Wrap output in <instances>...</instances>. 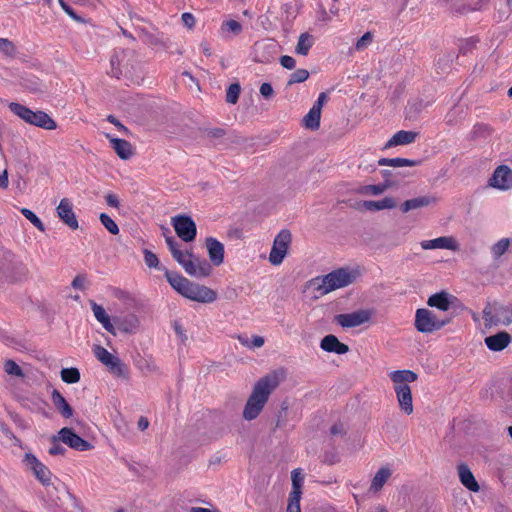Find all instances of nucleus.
<instances>
[{"label": "nucleus", "mask_w": 512, "mask_h": 512, "mask_svg": "<svg viewBox=\"0 0 512 512\" xmlns=\"http://www.w3.org/2000/svg\"><path fill=\"white\" fill-rule=\"evenodd\" d=\"M172 225L179 238L185 242L195 239L197 229L193 219L186 215H178L172 218Z\"/></svg>", "instance_id": "obj_10"}, {"label": "nucleus", "mask_w": 512, "mask_h": 512, "mask_svg": "<svg viewBox=\"0 0 512 512\" xmlns=\"http://www.w3.org/2000/svg\"><path fill=\"white\" fill-rule=\"evenodd\" d=\"M274 93V90H273V87L271 86V84L269 83H263L261 86H260V94L264 97V98H270Z\"/></svg>", "instance_id": "obj_57"}, {"label": "nucleus", "mask_w": 512, "mask_h": 512, "mask_svg": "<svg viewBox=\"0 0 512 512\" xmlns=\"http://www.w3.org/2000/svg\"><path fill=\"white\" fill-rule=\"evenodd\" d=\"M101 224L107 229L112 235L119 234V227L116 222L106 213H101L99 216Z\"/></svg>", "instance_id": "obj_42"}, {"label": "nucleus", "mask_w": 512, "mask_h": 512, "mask_svg": "<svg viewBox=\"0 0 512 512\" xmlns=\"http://www.w3.org/2000/svg\"><path fill=\"white\" fill-rule=\"evenodd\" d=\"M137 426L141 431L146 430L149 426L148 419L146 417H140L138 420Z\"/></svg>", "instance_id": "obj_63"}, {"label": "nucleus", "mask_w": 512, "mask_h": 512, "mask_svg": "<svg viewBox=\"0 0 512 512\" xmlns=\"http://www.w3.org/2000/svg\"><path fill=\"white\" fill-rule=\"evenodd\" d=\"M190 512H219L217 509H209L204 507H191Z\"/></svg>", "instance_id": "obj_64"}, {"label": "nucleus", "mask_w": 512, "mask_h": 512, "mask_svg": "<svg viewBox=\"0 0 512 512\" xmlns=\"http://www.w3.org/2000/svg\"><path fill=\"white\" fill-rule=\"evenodd\" d=\"M499 313L501 315L503 325L508 326L512 324V303L507 306L501 305Z\"/></svg>", "instance_id": "obj_45"}, {"label": "nucleus", "mask_w": 512, "mask_h": 512, "mask_svg": "<svg viewBox=\"0 0 512 512\" xmlns=\"http://www.w3.org/2000/svg\"><path fill=\"white\" fill-rule=\"evenodd\" d=\"M61 379L67 384H75L80 381V371L75 368H63L60 372Z\"/></svg>", "instance_id": "obj_39"}, {"label": "nucleus", "mask_w": 512, "mask_h": 512, "mask_svg": "<svg viewBox=\"0 0 512 512\" xmlns=\"http://www.w3.org/2000/svg\"><path fill=\"white\" fill-rule=\"evenodd\" d=\"M511 342V336L509 333L502 331L495 335H491L485 338L486 346L492 351H502Z\"/></svg>", "instance_id": "obj_24"}, {"label": "nucleus", "mask_w": 512, "mask_h": 512, "mask_svg": "<svg viewBox=\"0 0 512 512\" xmlns=\"http://www.w3.org/2000/svg\"><path fill=\"white\" fill-rule=\"evenodd\" d=\"M29 124L46 130H53L57 126L56 122L43 111H35Z\"/></svg>", "instance_id": "obj_28"}, {"label": "nucleus", "mask_w": 512, "mask_h": 512, "mask_svg": "<svg viewBox=\"0 0 512 512\" xmlns=\"http://www.w3.org/2000/svg\"><path fill=\"white\" fill-rule=\"evenodd\" d=\"M105 201H106L107 205L110 206V207L119 208V206H120L119 198L114 193H108L105 196Z\"/></svg>", "instance_id": "obj_54"}, {"label": "nucleus", "mask_w": 512, "mask_h": 512, "mask_svg": "<svg viewBox=\"0 0 512 512\" xmlns=\"http://www.w3.org/2000/svg\"><path fill=\"white\" fill-rule=\"evenodd\" d=\"M9 109L11 110L12 113H14L16 116H18L20 119H22L23 121H25L28 124L32 119L33 113L35 112V111L29 109L28 107H26L22 104H19V103H15V102H11L9 104Z\"/></svg>", "instance_id": "obj_34"}, {"label": "nucleus", "mask_w": 512, "mask_h": 512, "mask_svg": "<svg viewBox=\"0 0 512 512\" xmlns=\"http://www.w3.org/2000/svg\"><path fill=\"white\" fill-rule=\"evenodd\" d=\"M300 500L301 496H296L294 493H289L286 512H301Z\"/></svg>", "instance_id": "obj_43"}, {"label": "nucleus", "mask_w": 512, "mask_h": 512, "mask_svg": "<svg viewBox=\"0 0 512 512\" xmlns=\"http://www.w3.org/2000/svg\"><path fill=\"white\" fill-rule=\"evenodd\" d=\"M460 483L470 492L478 493L480 485L466 463H459L456 467Z\"/></svg>", "instance_id": "obj_16"}, {"label": "nucleus", "mask_w": 512, "mask_h": 512, "mask_svg": "<svg viewBox=\"0 0 512 512\" xmlns=\"http://www.w3.org/2000/svg\"><path fill=\"white\" fill-rule=\"evenodd\" d=\"M58 3L61 6V8L65 11V13L68 14L73 20L77 22H82V18L79 17L64 0H58Z\"/></svg>", "instance_id": "obj_51"}, {"label": "nucleus", "mask_w": 512, "mask_h": 512, "mask_svg": "<svg viewBox=\"0 0 512 512\" xmlns=\"http://www.w3.org/2000/svg\"><path fill=\"white\" fill-rule=\"evenodd\" d=\"M139 368L142 371H146V372H155L157 370L156 365L153 362H150V361H147V360H145L144 364L139 366Z\"/></svg>", "instance_id": "obj_60"}, {"label": "nucleus", "mask_w": 512, "mask_h": 512, "mask_svg": "<svg viewBox=\"0 0 512 512\" xmlns=\"http://www.w3.org/2000/svg\"><path fill=\"white\" fill-rule=\"evenodd\" d=\"M393 469L389 465H385L380 467L376 473L374 474L370 487L369 492L372 494L379 493L384 485L389 481V479L392 477Z\"/></svg>", "instance_id": "obj_18"}, {"label": "nucleus", "mask_w": 512, "mask_h": 512, "mask_svg": "<svg viewBox=\"0 0 512 512\" xmlns=\"http://www.w3.org/2000/svg\"><path fill=\"white\" fill-rule=\"evenodd\" d=\"M52 402L63 417L70 418L73 415L71 406L59 391L52 392Z\"/></svg>", "instance_id": "obj_29"}, {"label": "nucleus", "mask_w": 512, "mask_h": 512, "mask_svg": "<svg viewBox=\"0 0 512 512\" xmlns=\"http://www.w3.org/2000/svg\"><path fill=\"white\" fill-rule=\"evenodd\" d=\"M373 315L374 311L371 309H359L350 313L337 314L334 321L342 328L349 329L370 322Z\"/></svg>", "instance_id": "obj_9"}, {"label": "nucleus", "mask_w": 512, "mask_h": 512, "mask_svg": "<svg viewBox=\"0 0 512 512\" xmlns=\"http://www.w3.org/2000/svg\"><path fill=\"white\" fill-rule=\"evenodd\" d=\"M418 136L417 132L400 130L396 132L384 145V149H390L395 146L408 145L413 143Z\"/></svg>", "instance_id": "obj_22"}, {"label": "nucleus", "mask_w": 512, "mask_h": 512, "mask_svg": "<svg viewBox=\"0 0 512 512\" xmlns=\"http://www.w3.org/2000/svg\"><path fill=\"white\" fill-rule=\"evenodd\" d=\"M389 377L393 383L400 410L411 415L414 408L409 384L417 380V374L411 370H396L390 372Z\"/></svg>", "instance_id": "obj_4"}, {"label": "nucleus", "mask_w": 512, "mask_h": 512, "mask_svg": "<svg viewBox=\"0 0 512 512\" xmlns=\"http://www.w3.org/2000/svg\"><path fill=\"white\" fill-rule=\"evenodd\" d=\"M435 201H436V199L431 196H422V197L409 199V200H406L402 204L401 210H402V212L406 213L410 210H415L418 208L428 206V205L434 203Z\"/></svg>", "instance_id": "obj_30"}, {"label": "nucleus", "mask_w": 512, "mask_h": 512, "mask_svg": "<svg viewBox=\"0 0 512 512\" xmlns=\"http://www.w3.org/2000/svg\"><path fill=\"white\" fill-rule=\"evenodd\" d=\"M455 297L448 292L442 291L431 295L427 300V305L446 312L450 309Z\"/></svg>", "instance_id": "obj_21"}, {"label": "nucleus", "mask_w": 512, "mask_h": 512, "mask_svg": "<svg viewBox=\"0 0 512 512\" xmlns=\"http://www.w3.org/2000/svg\"><path fill=\"white\" fill-rule=\"evenodd\" d=\"M388 188L387 184L364 185L358 188L357 193L364 196H378Z\"/></svg>", "instance_id": "obj_37"}, {"label": "nucleus", "mask_w": 512, "mask_h": 512, "mask_svg": "<svg viewBox=\"0 0 512 512\" xmlns=\"http://www.w3.org/2000/svg\"><path fill=\"white\" fill-rule=\"evenodd\" d=\"M174 330H175L176 334L181 338V340L183 342L187 339V336L184 333V330H183L182 326L179 323H177V322L174 323Z\"/></svg>", "instance_id": "obj_62"}, {"label": "nucleus", "mask_w": 512, "mask_h": 512, "mask_svg": "<svg viewBox=\"0 0 512 512\" xmlns=\"http://www.w3.org/2000/svg\"><path fill=\"white\" fill-rule=\"evenodd\" d=\"M501 305L493 304L488 305L483 310V319L485 327H493L499 324H502L501 315L499 313V309Z\"/></svg>", "instance_id": "obj_27"}, {"label": "nucleus", "mask_w": 512, "mask_h": 512, "mask_svg": "<svg viewBox=\"0 0 512 512\" xmlns=\"http://www.w3.org/2000/svg\"><path fill=\"white\" fill-rule=\"evenodd\" d=\"M284 379V371H273L260 378L254 385L243 409V418L247 421L254 420L263 410L270 394L278 387Z\"/></svg>", "instance_id": "obj_1"}, {"label": "nucleus", "mask_w": 512, "mask_h": 512, "mask_svg": "<svg viewBox=\"0 0 512 512\" xmlns=\"http://www.w3.org/2000/svg\"><path fill=\"white\" fill-rule=\"evenodd\" d=\"M181 18L185 26L189 28H192L194 26L195 18L191 13H183Z\"/></svg>", "instance_id": "obj_58"}, {"label": "nucleus", "mask_w": 512, "mask_h": 512, "mask_svg": "<svg viewBox=\"0 0 512 512\" xmlns=\"http://www.w3.org/2000/svg\"><path fill=\"white\" fill-rule=\"evenodd\" d=\"M27 467L33 471L36 478L43 485H50L51 483V472L50 470L41 463L33 454L27 453L24 459Z\"/></svg>", "instance_id": "obj_14"}, {"label": "nucleus", "mask_w": 512, "mask_h": 512, "mask_svg": "<svg viewBox=\"0 0 512 512\" xmlns=\"http://www.w3.org/2000/svg\"><path fill=\"white\" fill-rule=\"evenodd\" d=\"M58 439L60 442L66 444L72 449L77 451H87L91 449L92 445L74 433L71 428L64 427L58 432Z\"/></svg>", "instance_id": "obj_12"}, {"label": "nucleus", "mask_w": 512, "mask_h": 512, "mask_svg": "<svg viewBox=\"0 0 512 512\" xmlns=\"http://www.w3.org/2000/svg\"><path fill=\"white\" fill-rule=\"evenodd\" d=\"M396 206V202L391 197H385L378 201H364L362 207L369 211H379L385 209H392Z\"/></svg>", "instance_id": "obj_31"}, {"label": "nucleus", "mask_w": 512, "mask_h": 512, "mask_svg": "<svg viewBox=\"0 0 512 512\" xmlns=\"http://www.w3.org/2000/svg\"><path fill=\"white\" fill-rule=\"evenodd\" d=\"M163 270L169 284L183 297L199 303H212L216 300L217 294L214 290L193 283L179 273L170 272L165 268Z\"/></svg>", "instance_id": "obj_3"}, {"label": "nucleus", "mask_w": 512, "mask_h": 512, "mask_svg": "<svg viewBox=\"0 0 512 512\" xmlns=\"http://www.w3.org/2000/svg\"><path fill=\"white\" fill-rule=\"evenodd\" d=\"M110 63H111L110 74L113 77L119 78V76L121 75L122 71L119 68L120 60H119L118 54H115V55H113L111 57Z\"/></svg>", "instance_id": "obj_50"}, {"label": "nucleus", "mask_w": 512, "mask_h": 512, "mask_svg": "<svg viewBox=\"0 0 512 512\" xmlns=\"http://www.w3.org/2000/svg\"><path fill=\"white\" fill-rule=\"evenodd\" d=\"M322 350L336 355H344L349 352V346L342 343L335 335L329 334L322 338Z\"/></svg>", "instance_id": "obj_20"}, {"label": "nucleus", "mask_w": 512, "mask_h": 512, "mask_svg": "<svg viewBox=\"0 0 512 512\" xmlns=\"http://www.w3.org/2000/svg\"><path fill=\"white\" fill-rule=\"evenodd\" d=\"M292 489L290 493H294L296 496L302 495V488L304 484V475L301 469H294L291 472Z\"/></svg>", "instance_id": "obj_36"}, {"label": "nucleus", "mask_w": 512, "mask_h": 512, "mask_svg": "<svg viewBox=\"0 0 512 512\" xmlns=\"http://www.w3.org/2000/svg\"><path fill=\"white\" fill-rule=\"evenodd\" d=\"M165 241L173 258L189 276L201 279L211 275L212 266L206 259L196 256L188 249H182L171 236H167Z\"/></svg>", "instance_id": "obj_2"}, {"label": "nucleus", "mask_w": 512, "mask_h": 512, "mask_svg": "<svg viewBox=\"0 0 512 512\" xmlns=\"http://www.w3.org/2000/svg\"><path fill=\"white\" fill-rule=\"evenodd\" d=\"M292 241L290 231L281 230L274 238L273 245L269 254V262L274 265H280L285 259Z\"/></svg>", "instance_id": "obj_8"}, {"label": "nucleus", "mask_w": 512, "mask_h": 512, "mask_svg": "<svg viewBox=\"0 0 512 512\" xmlns=\"http://www.w3.org/2000/svg\"><path fill=\"white\" fill-rule=\"evenodd\" d=\"M56 213L59 219L69 228L76 230L79 227L77 217L73 210V204L70 199L62 198L56 207Z\"/></svg>", "instance_id": "obj_13"}, {"label": "nucleus", "mask_w": 512, "mask_h": 512, "mask_svg": "<svg viewBox=\"0 0 512 512\" xmlns=\"http://www.w3.org/2000/svg\"><path fill=\"white\" fill-rule=\"evenodd\" d=\"M205 244L211 263L215 266L223 264L225 255L224 245L213 237H208Z\"/></svg>", "instance_id": "obj_17"}, {"label": "nucleus", "mask_w": 512, "mask_h": 512, "mask_svg": "<svg viewBox=\"0 0 512 512\" xmlns=\"http://www.w3.org/2000/svg\"><path fill=\"white\" fill-rule=\"evenodd\" d=\"M240 94V85L239 84H231L228 87L226 100L228 103L235 104L239 98Z\"/></svg>", "instance_id": "obj_46"}, {"label": "nucleus", "mask_w": 512, "mask_h": 512, "mask_svg": "<svg viewBox=\"0 0 512 512\" xmlns=\"http://www.w3.org/2000/svg\"><path fill=\"white\" fill-rule=\"evenodd\" d=\"M58 436L53 437L52 446L49 448L50 455H62L65 452V449L59 444Z\"/></svg>", "instance_id": "obj_52"}, {"label": "nucleus", "mask_w": 512, "mask_h": 512, "mask_svg": "<svg viewBox=\"0 0 512 512\" xmlns=\"http://www.w3.org/2000/svg\"><path fill=\"white\" fill-rule=\"evenodd\" d=\"M109 139L112 148L115 150L116 154L123 160L129 159L133 154V149L131 144L120 138L112 137L109 134L106 135Z\"/></svg>", "instance_id": "obj_25"}, {"label": "nucleus", "mask_w": 512, "mask_h": 512, "mask_svg": "<svg viewBox=\"0 0 512 512\" xmlns=\"http://www.w3.org/2000/svg\"><path fill=\"white\" fill-rule=\"evenodd\" d=\"M512 244V240L509 238H501L496 241L490 247V253L494 260L500 259L505 253L508 252L510 246Z\"/></svg>", "instance_id": "obj_32"}, {"label": "nucleus", "mask_w": 512, "mask_h": 512, "mask_svg": "<svg viewBox=\"0 0 512 512\" xmlns=\"http://www.w3.org/2000/svg\"><path fill=\"white\" fill-rule=\"evenodd\" d=\"M21 214L29 220L38 230L41 232L45 231V226L41 219L30 209L28 208H21L20 209Z\"/></svg>", "instance_id": "obj_40"}, {"label": "nucleus", "mask_w": 512, "mask_h": 512, "mask_svg": "<svg viewBox=\"0 0 512 512\" xmlns=\"http://www.w3.org/2000/svg\"><path fill=\"white\" fill-rule=\"evenodd\" d=\"M107 119L110 123L114 124L121 132H127V128L123 124H121L114 116L110 115Z\"/></svg>", "instance_id": "obj_61"}, {"label": "nucleus", "mask_w": 512, "mask_h": 512, "mask_svg": "<svg viewBox=\"0 0 512 512\" xmlns=\"http://www.w3.org/2000/svg\"><path fill=\"white\" fill-rule=\"evenodd\" d=\"M144 261L145 264L150 268L162 269L159 264V259L156 254L149 250H144Z\"/></svg>", "instance_id": "obj_47"}, {"label": "nucleus", "mask_w": 512, "mask_h": 512, "mask_svg": "<svg viewBox=\"0 0 512 512\" xmlns=\"http://www.w3.org/2000/svg\"><path fill=\"white\" fill-rule=\"evenodd\" d=\"M489 185L500 191L512 189V169L507 165L498 166L489 179Z\"/></svg>", "instance_id": "obj_11"}, {"label": "nucleus", "mask_w": 512, "mask_h": 512, "mask_svg": "<svg viewBox=\"0 0 512 512\" xmlns=\"http://www.w3.org/2000/svg\"><path fill=\"white\" fill-rule=\"evenodd\" d=\"M303 300L310 306L318 307L320 298V278L315 277L308 281L303 288Z\"/></svg>", "instance_id": "obj_19"}, {"label": "nucleus", "mask_w": 512, "mask_h": 512, "mask_svg": "<svg viewBox=\"0 0 512 512\" xmlns=\"http://www.w3.org/2000/svg\"><path fill=\"white\" fill-rule=\"evenodd\" d=\"M380 165L392 166V167H411L417 164L416 161L405 159V158H383L379 160Z\"/></svg>", "instance_id": "obj_38"}, {"label": "nucleus", "mask_w": 512, "mask_h": 512, "mask_svg": "<svg viewBox=\"0 0 512 512\" xmlns=\"http://www.w3.org/2000/svg\"><path fill=\"white\" fill-rule=\"evenodd\" d=\"M340 460V455L337 452L328 453L326 452L324 462L328 464L337 463Z\"/></svg>", "instance_id": "obj_59"}, {"label": "nucleus", "mask_w": 512, "mask_h": 512, "mask_svg": "<svg viewBox=\"0 0 512 512\" xmlns=\"http://www.w3.org/2000/svg\"><path fill=\"white\" fill-rule=\"evenodd\" d=\"M0 51L8 56H12L15 53V46L8 39L0 38Z\"/></svg>", "instance_id": "obj_49"}, {"label": "nucleus", "mask_w": 512, "mask_h": 512, "mask_svg": "<svg viewBox=\"0 0 512 512\" xmlns=\"http://www.w3.org/2000/svg\"><path fill=\"white\" fill-rule=\"evenodd\" d=\"M447 323V320L438 317L429 309L419 308L415 312L414 326L418 332L430 334L440 330Z\"/></svg>", "instance_id": "obj_6"}, {"label": "nucleus", "mask_w": 512, "mask_h": 512, "mask_svg": "<svg viewBox=\"0 0 512 512\" xmlns=\"http://www.w3.org/2000/svg\"><path fill=\"white\" fill-rule=\"evenodd\" d=\"M280 64L286 68V69H289V70H292L295 68L296 66V61L293 57L291 56H288V55H284L280 58Z\"/></svg>", "instance_id": "obj_53"}, {"label": "nucleus", "mask_w": 512, "mask_h": 512, "mask_svg": "<svg viewBox=\"0 0 512 512\" xmlns=\"http://www.w3.org/2000/svg\"><path fill=\"white\" fill-rule=\"evenodd\" d=\"M220 31L223 37L230 38L242 32V25L238 21L230 19L222 23Z\"/></svg>", "instance_id": "obj_33"}, {"label": "nucleus", "mask_w": 512, "mask_h": 512, "mask_svg": "<svg viewBox=\"0 0 512 512\" xmlns=\"http://www.w3.org/2000/svg\"><path fill=\"white\" fill-rule=\"evenodd\" d=\"M91 310L96 320L103 326L109 333L116 335V330L111 322L110 316L107 314L103 306L97 304L95 301H90Z\"/></svg>", "instance_id": "obj_23"}, {"label": "nucleus", "mask_w": 512, "mask_h": 512, "mask_svg": "<svg viewBox=\"0 0 512 512\" xmlns=\"http://www.w3.org/2000/svg\"><path fill=\"white\" fill-rule=\"evenodd\" d=\"M373 41V35L371 32H366L355 44V48L358 51L366 49Z\"/></svg>", "instance_id": "obj_48"}, {"label": "nucleus", "mask_w": 512, "mask_h": 512, "mask_svg": "<svg viewBox=\"0 0 512 512\" xmlns=\"http://www.w3.org/2000/svg\"><path fill=\"white\" fill-rule=\"evenodd\" d=\"M309 76V73L305 69H298L295 72H293L288 80V84L292 85L295 83H301L304 82Z\"/></svg>", "instance_id": "obj_44"}, {"label": "nucleus", "mask_w": 512, "mask_h": 512, "mask_svg": "<svg viewBox=\"0 0 512 512\" xmlns=\"http://www.w3.org/2000/svg\"><path fill=\"white\" fill-rule=\"evenodd\" d=\"M421 248L424 250L447 249L451 251L459 250V243L453 236H442L431 240H423Z\"/></svg>", "instance_id": "obj_15"}, {"label": "nucleus", "mask_w": 512, "mask_h": 512, "mask_svg": "<svg viewBox=\"0 0 512 512\" xmlns=\"http://www.w3.org/2000/svg\"><path fill=\"white\" fill-rule=\"evenodd\" d=\"M330 433L333 436H343L345 434V425L341 422L333 424Z\"/></svg>", "instance_id": "obj_55"}, {"label": "nucleus", "mask_w": 512, "mask_h": 512, "mask_svg": "<svg viewBox=\"0 0 512 512\" xmlns=\"http://www.w3.org/2000/svg\"><path fill=\"white\" fill-rule=\"evenodd\" d=\"M92 350L95 357L105 365L112 374L123 378L128 376L127 366L123 364L117 356L100 345H94Z\"/></svg>", "instance_id": "obj_7"}, {"label": "nucleus", "mask_w": 512, "mask_h": 512, "mask_svg": "<svg viewBox=\"0 0 512 512\" xmlns=\"http://www.w3.org/2000/svg\"><path fill=\"white\" fill-rule=\"evenodd\" d=\"M3 369H4L5 373L10 376L18 377V378H21L24 376L21 367L15 361H13L11 359L5 360V362L3 364Z\"/></svg>", "instance_id": "obj_41"}, {"label": "nucleus", "mask_w": 512, "mask_h": 512, "mask_svg": "<svg viewBox=\"0 0 512 512\" xmlns=\"http://www.w3.org/2000/svg\"><path fill=\"white\" fill-rule=\"evenodd\" d=\"M264 343H265V340H264V338L262 336L254 335L250 339L249 348L250 349L260 348V347H262L264 345Z\"/></svg>", "instance_id": "obj_56"}, {"label": "nucleus", "mask_w": 512, "mask_h": 512, "mask_svg": "<svg viewBox=\"0 0 512 512\" xmlns=\"http://www.w3.org/2000/svg\"><path fill=\"white\" fill-rule=\"evenodd\" d=\"M302 125L306 129L316 130L320 125V96L314 102L313 107L302 120Z\"/></svg>", "instance_id": "obj_26"}, {"label": "nucleus", "mask_w": 512, "mask_h": 512, "mask_svg": "<svg viewBox=\"0 0 512 512\" xmlns=\"http://www.w3.org/2000/svg\"><path fill=\"white\" fill-rule=\"evenodd\" d=\"M314 43V38L308 34V33H303L300 35L299 39H298V43H297V46H296V53L297 54H300V55H307L310 48L312 47Z\"/></svg>", "instance_id": "obj_35"}, {"label": "nucleus", "mask_w": 512, "mask_h": 512, "mask_svg": "<svg viewBox=\"0 0 512 512\" xmlns=\"http://www.w3.org/2000/svg\"><path fill=\"white\" fill-rule=\"evenodd\" d=\"M362 272L358 266L341 267L322 277V294L345 288L360 278Z\"/></svg>", "instance_id": "obj_5"}]
</instances>
